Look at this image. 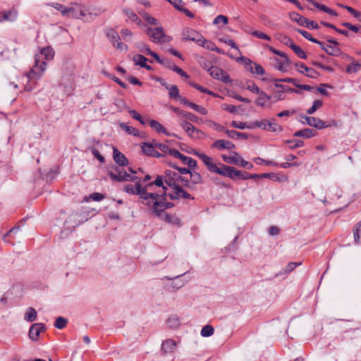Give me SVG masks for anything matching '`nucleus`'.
Here are the masks:
<instances>
[{"mask_svg":"<svg viewBox=\"0 0 361 361\" xmlns=\"http://www.w3.org/2000/svg\"><path fill=\"white\" fill-rule=\"evenodd\" d=\"M135 183V186L128 184L123 187V190L129 194L138 195L140 200V202L147 207L151 213H158L161 209L164 208L165 204L162 202L157 200L159 195L154 194L150 191H148L149 185H142L141 180L137 177V179L134 181Z\"/></svg>","mask_w":361,"mask_h":361,"instance_id":"obj_1","label":"nucleus"},{"mask_svg":"<svg viewBox=\"0 0 361 361\" xmlns=\"http://www.w3.org/2000/svg\"><path fill=\"white\" fill-rule=\"evenodd\" d=\"M114 159L118 166H113L109 170V175L111 180L117 182L135 181L137 176L128 173L123 166L128 164L126 156L117 149H114Z\"/></svg>","mask_w":361,"mask_h":361,"instance_id":"obj_2","label":"nucleus"},{"mask_svg":"<svg viewBox=\"0 0 361 361\" xmlns=\"http://www.w3.org/2000/svg\"><path fill=\"white\" fill-rule=\"evenodd\" d=\"M164 176H157L155 180L153 182H150L147 183L145 185H149L148 191L152 192L154 194H157L159 195V202H162L164 204H165L164 208L161 209V211L158 213H153V215L161 217L162 215V212L167 209L171 208L174 206L173 203L168 202L166 201V197H169L167 192L169 188H170L164 181Z\"/></svg>","mask_w":361,"mask_h":361,"instance_id":"obj_3","label":"nucleus"},{"mask_svg":"<svg viewBox=\"0 0 361 361\" xmlns=\"http://www.w3.org/2000/svg\"><path fill=\"white\" fill-rule=\"evenodd\" d=\"M180 174L169 170L165 171V183L171 188L169 192V197L171 200H193L194 197L185 191L180 185L176 183Z\"/></svg>","mask_w":361,"mask_h":361,"instance_id":"obj_4","label":"nucleus"},{"mask_svg":"<svg viewBox=\"0 0 361 361\" xmlns=\"http://www.w3.org/2000/svg\"><path fill=\"white\" fill-rule=\"evenodd\" d=\"M195 154L202 161L210 172L215 173L225 177H228L231 179L235 178V173L236 172V170L234 167L224 165L221 163L217 164L214 161L212 157L203 153L195 152Z\"/></svg>","mask_w":361,"mask_h":361,"instance_id":"obj_5","label":"nucleus"},{"mask_svg":"<svg viewBox=\"0 0 361 361\" xmlns=\"http://www.w3.org/2000/svg\"><path fill=\"white\" fill-rule=\"evenodd\" d=\"M47 63L40 61L39 56H35V65L31 70L23 77V81L25 82L24 90L31 91L33 90L37 81L42 77L46 70Z\"/></svg>","mask_w":361,"mask_h":361,"instance_id":"obj_6","label":"nucleus"},{"mask_svg":"<svg viewBox=\"0 0 361 361\" xmlns=\"http://www.w3.org/2000/svg\"><path fill=\"white\" fill-rule=\"evenodd\" d=\"M145 32L154 43L161 44L170 40L169 37L165 35L162 27H147Z\"/></svg>","mask_w":361,"mask_h":361,"instance_id":"obj_7","label":"nucleus"},{"mask_svg":"<svg viewBox=\"0 0 361 361\" xmlns=\"http://www.w3.org/2000/svg\"><path fill=\"white\" fill-rule=\"evenodd\" d=\"M107 37L111 42L112 45L118 50L128 51V47L126 44L120 42V36L118 32L113 29L108 30L106 33Z\"/></svg>","mask_w":361,"mask_h":361,"instance_id":"obj_8","label":"nucleus"},{"mask_svg":"<svg viewBox=\"0 0 361 361\" xmlns=\"http://www.w3.org/2000/svg\"><path fill=\"white\" fill-rule=\"evenodd\" d=\"M253 126H255V128H261L263 130H269L271 132H278L281 130V127L278 123L267 119L253 122Z\"/></svg>","mask_w":361,"mask_h":361,"instance_id":"obj_9","label":"nucleus"},{"mask_svg":"<svg viewBox=\"0 0 361 361\" xmlns=\"http://www.w3.org/2000/svg\"><path fill=\"white\" fill-rule=\"evenodd\" d=\"M305 119L306 123L310 126L314 127L317 129H324L330 126H337V123L335 121H332L331 123L326 124L324 121L321 120L319 118H315L313 116H305Z\"/></svg>","mask_w":361,"mask_h":361,"instance_id":"obj_10","label":"nucleus"},{"mask_svg":"<svg viewBox=\"0 0 361 361\" xmlns=\"http://www.w3.org/2000/svg\"><path fill=\"white\" fill-rule=\"evenodd\" d=\"M208 71L209 75L216 80H220L224 83H228L231 82L229 75L219 67L212 66L208 69Z\"/></svg>","mask_w":361,"mask_h":361,"instance_id":"obj_11","label":"nucleus"},{"mask_svg":"<svg viewBox=\"0 0 361 361\" xmlns=\"http://www.w3.org/2000/svg\"><path fill=\"white\" fill-rule=\"evenodd\" d=\"M85 16V7L81 4H72L67 8V14L66 17L73 18H81Z\"/></svg>","mask_w":361,"mask_h":361,"instance_id":"obj_12","label":"nucleus"},{"mask_svg":"<svg viewBox=\"0 0 361 361\" xmlns=\"http://www.w3.org/2000/svg\"><path fill=\"white\" fill-rule=\"evenodd\" d=\"M258 94L259 97L255 101V103L257 105L264 108H270L273 102L280 99V96L277 97L276 95H275V99L272 100V97L267 94L263 91H261Z\"/></svg>","mask_w":361,"mask_h":361,"instance_id":"obj_13","label":"nucleus"},{"mask_svg":"<svg viewBox=\"0 0 361 361\" xmlns=\"http://www.w3.org/2000/svg\"><path fill=\"white\" fill-rule=\"evenodd\" d=\"M183 39L185 41H193L197 44L202 41V35L193 29L185 27L182 31Z\"/></svg>","mask_w":361,"mask_h":361,"instance_id":"obj_14","label":"nucleus"},{"mask_svg":"<svg viewBox=\"0 0 361 361\" xmlns=\"http://www.w3.org/2000/svg\"><path fill=\"white\" fill-rule=\"evenodd\" d=\"M46 328L42 323H36L31 326L29 330V338L34 341H37L39 339V334L42 332H44Z\"/></svg>","mask_w":361,"mask_h":361,"instance_id":"obj_15","label":"nucleus"},{"mask_svg":"<svg viewBox=\"0 0 361 361\" xmlns=\"http://www.w3.org/2000/svg\"><path fill=\"white\" fill-rule=\"evenodd\" d=\"M245 60V66L247 69L252 73H256L257 75H262L264 74V69L263 67L256 63H253L250 59L243 58Z\"/></svg>","mask_w":361,"mask_h":361,"instance_id":"obj_16","label":"nucleus"},{"mask_svg":"<svg viewBox=\"0 0 361 361\" xmlns=\"http://www.w3.org/2000/svg\"><path fill=\"white\" fill-rule=\"evenodd\" d=\"M295 67L297 68V70L300 73L305 74L309 78H316L319 75L318 72H317L314 69L312 68H307L303 63H295Z\"/></svg>","mask_w":361,"mask_h":361,"instance_id":"obj_17","label":"nucleus"},{"mask_svg":"<svg viewBox=\"0 0 361 361\" xmlns=\"http://www.w3.org/2000/svg\"><path fill=\"white\" fill-rule=\"evenodd\" d=\"M18 16V12L15 8L8 11L0 12V22L3 21H14Z\"/></svg>","mask_w":361,"mask_h":361,"instance_id":"obj_18","label":"nucleus"},{"mask_svg":"<svg viewBox=\"0 0 361 361\" xmlns=\"http://www.w3.org/2000/svg\"><path fill=\"white\" fill-rule=\"evenodd\" d=\"M54 51L50 47H47L41 49L40 53L37 54L35 56H39L40 61H43L44 58L46 60H50L54 58Z\"/></svg>","mask_w":361,"mask_h":361,"instance_id":"obj_19","label":"nucleus"},{"mask_svg":"<svg viewBox=\"0 0 361 361\" xmlns=\"http://www.w3.org/2000/svg\"><path fill=\"white\" fill-rule=\"evenodd\" d=\"M212 147L213 148H217L219 149H231L235 147V145L228 140H218L212 144Z\"/></svg>","mask_w":361,"mask_h":361,"instance_id":"obj_20","label":"nucleus"},{"mask_svg":"<svg viewBox=\"0 0 361 361\" xmlns=\"http://www.w3.org/2000/svg\"><path fill=\"white\" fill-rule=\"evenodd\" d=\"M309 3L314 6L315 8H318L319 11H324L332 16H337V13L332 10L331 8L326 6L325 5L321 4L316 1L315 0H308Z\"/></svg>","mask_w":361,"mask_h":361,"instance_id":"obj_21","label":"nucleus"},{"mask_svg":"<svg viewBox=\"0 0 361 361\" xmlns=\"http://www.w3.org/2000/svg\"><path fill=\"white\" fill-rule=\"evenodd\" d=\"M240 154L236 152H233L231 156L222 154V159L227 164L238 165L240 159Z\"/></svg>","mask_w":361,"mask_h":361,"instance_id":"obj_22","label":"nucleus"},{"mask_svg":"<svg viewBox=\"0 0 361 361\" xmlns=\"http://www.w3.org/2000/svg\"><path fill=\"white\" fill-rule=\"evenodd\" d=\"M147 61V59L141 54H136L133 56V61L135 65L145 68L148 71H151L152 68L146 63Z\"/></svg>","mask_w":361,"mask_h":361,"instance_id":"obj_23","label":"nucleus"},{"mask_svg":"<svg viewBox=\"0 0 361 361\" xmlns=\"http://www.w3.org/2000/svg\"><path fill=\"white\" fill-rule=\"evenodd\" d=\"M176 347V343L171 339L164 341L161 345V349L164 353H171L173 352Z\"/></svg>","mask_w":361,"mask_h":361,"instance_id":"obj_24","label":"nucleus"},{"mask_svg":"<svg viewBox=\"0 0 361 361\" xmlns=\"http://www.w3.org/2000/svg\"><path fill=\"white\" fill-rule=\"evenodd\" d=\"M189 174L193 189L195 188V185L202 184L203 183V178L198 172L192 171V169Z\"/></svg>","mask_w":361,"mask_h":361,"instance_id":"obj_25","label":"nucleus"},{"mask_svg":"<svg viewBox=\"0 0 361 361\" xmlns=\"http://www.w3.org/2000/svg\"><path fill=\"white\" fill-rule=\"evenodd\" d=\"M317 135V131L313 129L306 128L295 133V136L310 138Z\"/></svg>","mask_w":361,"mask_h":361,"instance_id":"obj_26","label":"nucleus"},{"mask_svg":"<svg viewBox=\"0 0 361 361\" xmlns=\"http://www.w3.org/2000/svg\"><path fill=\"white\" fill-rule=\"evenodd\" d=\"M123 13L126 14V16L131 20L133 22L137 23V25H141V20L137 16V15L130 8H124Z\"/></svg>","mask_w":361,"mask_h":361,"instance_id":"obj_27","label":"nucleus"},{"mask_svg":"<svg viewBox=\"0 0 361 361\" xmlns=\"http://www.w3.org/2000/svg\"><path fill=\"white\" fill-rule=\"evenodd\" d=\"M226 134L230 138L233 139H247L248 135L246 133H239L235 130H225Z\"/></svg>","mask_w":361,"mask_h":361,"instance_id":"obj_28","label":"nucleus"},{"mask_svg":"<svg viewBox=\"0 0 361 361\" xmlns=\"http://www.w3.org/2000/svg\"><path fill=\"white\" fill-rule=\"evenodd\" d=\"M324 51L327 54L334 56H338L341 54V51L338 45H326V47L324 48Z\"/></svg>","mask_w":361,"mask_h":361,"instance_id":"obj_29","label":"nucleus"},{"mask_svg":"<svg viewBox=\"0 0 361 361\" xmlns=\"http://www.w3.org/2000/svg\"><path fill=\"white\" fill-rule=\"evenodd\" d=\"M149 124L150 127L154 129L157 133H163L164 134H167V132L165 128L158 121L155 120L149 121Z\"/></svg>","mask_w":361,"mask_h":361,"instance_id":"obj_30","label":"nucleus"},{"mask_svg":"<svg viewBox=\"0 0 361 361\" xmlns=\"http://www.w3.org/2000/svg\"><path fill=\"white\" fill-rule=\"evenodd\" d=\"M186 133L192 138H200L202 135V132L197 128H196L192 124L190 126V128L185 130Z\"/></svg>","mask_w":361,"mask_h":361,"instance_id":"obj_31","label":"nucleus"},{"mask_svg":"<svg viewBox=\"0 0 361 361\" xmlns=\"http://www.w3.org/2000/svg\"><path fill=\"white\" fill-rule=\"evenodd\" d=\"M180 159L191 169H195L197 166V161L190 157L182 154Z\"/></svg>","mask_w":361,"mask_h":361,"instance_id":"obj_32","label":"nucleus"},{"mask_svg":"<svg viewBox=\"0 0 361 361\" xmlns=\"http://www.w3.org/2000/svg\"><path fill=\"white\" fill-rule=\"evenodd\" d=\"M165 211L162 212V215L160 219L164 220L167 223L173 224H179V219L175 216L170 215L167 213H164Z\"/></svg>","mask_w":361,"mask_h":361,"instance_id":"obj_33","label":"nucleus"},{"mask_svg":"<svg viewBox=\"0 0 361 361\" xmlns=\"http://www.w3.org/2000/svg\"><path fill=\"white\" fill-rule=\"evenodd\" d=\"M350 61L351 63L346 67V72L348 73H354L359 71L361 68V63L357 61H355L354 59Z\"/></svg>","mask_w":361,"mask_h":361,"instance_id":"obj_34","label":"nucleus"},{"mask_svg":"<svg viewBox=\"0 0 361 361\" xmlns=\"http://www.w3.org/2000/svg\"><path fill=\"white\" fill-rule=\"evenodd\" d=\"M120 128L121 129L124 130L129 135H133L136 137L140 136V132L138 131V130H137L136 128H135L132 126H128L125 123H121Z\"/></svg>","mask_w":361,"mask_h":361,"instance_id":"obj_35","label":"nucleus"},{"mask_svg":"<svg viewBox=\"0 0 361 361\" xmlns=\"http://www.w3.org/2000/svg\"><path fill=\"white\" fill-rule=\"evenodd\" d=\"M166 89L169 90V94L171 98L178 99L180 97L179 94V90L176 85H167Z\"/></svg>","mask_w":361,"mask_h":361,"instance_id":"obj_36","label":"nucleus"},{"mask_svg":"<svg viewBox=\"0 0 361 361\" xmlns=\"http://www.w3.org/2000/svg\"><path fill=\"white\" fill-rule=\"evenodd\" d=\"M231 126L233 128L241 129V130H243L245 128H248V129L255 128V126H253V122L250 123L249 124H246L245 123H243V122L233 121L231 123Z\"/></svg>","mask_w":361,"mask_h":361,"instance_id":"obj_37","label":"nucleus"},{"mask_svg":"<svg viewBox=\"0 0 361 361\" xmlns=\"http://www.w3.org/2000/svg\"><path fill=\"white\" fill-rule=\"evenodd\" d=\"M37 312L33 307H29L25 314V319L32 322L37 318Z\"/></svg>","mask_w":361,"mask_h":361,"instance_id":"obj_38","label":"nucleus"},{"mask_svg":"<svg viewBox=\"0 0 361 361\" xmlns=\"http://www.w3.org/2000/svg\"><path fill=\"white\" fill-rule=\"evenodd\" d=\"M277 39L282 43L288 45L290 49H293V42L286 35L281 33L278 34Z\"/></svg>","mask_w":361,"mask_h":361,"instance_id":"obj_39","label":"nucleus"},{"mask_svg":"<svg viewBox=\"0 0 361 361\" xmlns=\"http://www.w3.org/2000/svg\"><path fill=\"white\" fill-rule=\"evenodd\" d=\"M142 149L145 154L151 156L154 153V146L152 143L145 142L142 145Z\"/></svg>","mask_w":361,"mask_h":361,"instance_id":"obj_40","label":"nucleus"},{"mask_svg":"<svg viewBox=\"0 0 361 361\" xmlns=\"http://www.w3.org/2000/svg\"><path fill=\"white\" fill-rule=\"evenodd\" d=\"M192 87H195V89L198 90L200 92H203V93H205V94H209V95H212L214 97H216V94L212 92L211 90L207 89L206 87H204L197 83H194V82H190L189 83Z\"/></svg>","mask_w":361,"mask_h":361,"instance_id":"obj_41","label":"nucleus"},{"mask_svg":"<svg viewBox=\"0 0 361 361\" xmlns=\"http://www.w3.org/2000/svg\"><path fill=\"white\" fill-rule=\"evenodd\" d=\"M214 329L211 325L204 326L201 330L202 337H209L214 334Z\"/></svg>","mask_w":361,"mask_h":361,"instance_id":"obj_42","label":"nucleus"},{"mask_svg":"<svg viewBox=\"0 0 361 361\" xmlns=\"http://www.w3.org/2000/svg\"><path fill=\"white\" fill-rule=\"evenodd\" d=\"M244 87L255 94H258L261 92L259 88L253 82H246Z\"/></svg>","mask_w":361,"mask_h":361,"instance_id":"obj_43","label":"nucleus"},{"mask_svg":"<svg viewBox=\"0 0 361 361\" xmlns=\"http://www.w3.org/2000/svg\"><path fill=\"white\" fill-rule=\"evenodd\" d=\"M197 44L210 51H212L215 46V44L214 42L207 39H204L203 37L202 38V41H200V42L198 43Z\"/></svg>","mask_w":361,"mask_h":361,"instance_id":"obj_44","label":"nucleus"},{"mask_svg":"<svg viewBox=\"0 0 361 361\" xmlns=\"http://www.w3.org/2000/svg\"><path fill=\"white\" fill-rule=\"evenodd\" d=\"M68 320L62 317H59L56 318V322L54 323V326L59 329H63L67 324Z\"/></svg>","mask_w":361,"mask_h":361,"instance_id":"obj_45","label":"nucleus"},{"mask_svg":"<svg viewBox=\"0 0 361 361\" xmlns=\"http://www.w3.org/2000/svg\"><path fill=\"white\" fill-rule=\"evenodd\" d=\"M140 15L142 16L143 19L147 22L149 25H157V20L155 19L153 16H150L149 13H147L145 12L140 13Z\"/></svg>","mask_w":361,"mask_h":361,"instance_id":"obj_46","label":"nucleus"},{"mask_svg":"<svg viewBox=\"0 0 361 361\" xmlns=\"http://www.w3.org/2000/svg\"><path fill=\"white\" fill-rule=\"evenodd\" d=\"M295 21H297V23L300 25L310 28V25H307L309 20L299 14H295Z\"/></svg>","mask_w":361,"mask_h":361,"instance_id":"obj_47","label":"nucleus"},{"mask_svg":"<svg viewBox=\"0 0 361 361\" xmlns=\"http://www.w3.org/2000/svg\"><path fill=\"white\" fill-rule=\"evenodd\" d=\"M361 231V221L358 222L353 230L354 240L356 243L360 242V234L359 232Z\"/></svg>","mask_w":361,"mask_h":361,"instance_id":"obj_48","label":"nucleus"},{"mask_svg":"<svg viewBox=\"0 0 361 361\" xmlns=\"http://www.w3.org/2000/svg\"><path fill=\"white\" fill-rule=\"evenodd\" d=\"M169 2L179 11L184 8L185 3L182 0H169Z\"/></svg>","mask_w":361,"mask_h":361,"instance_id":"obj_49","label":"nucleus"},{"mask_svg":"<svg viewBox=\"0 0 361 361\" xmlns=\"http://www.w3.org/2000/svg\"><path fill=\"white\" fill-rule=\"evenodd\" d=\"M322 106V102L320 100H315L312 106L307 111L308 114H312L315 111Z\"/></svg>","mask_w":361,"mask_h":361,"instance_id":"obj_50","label":"nucleus"},{"mask_svg":"<svg viewBox=\"0 0 361 361\" xmlns=\"http://www.w3.org/2000/svg\"><path fill=\"white\" fill-rule=\"evenodd\" d=\"M297 32H298L300 34H301L305 38L310 40L312 42H317V39L312 37V36L307 32V31L302 30V29H297Z\"/></svg>","mask_w":361,"mask_h":361,"instance_id":"obj_51","label":"nucleus"},{"mask_svg":"<svg viewBox=\"0 0 361 361\" xmlns=\"http://www.w3.org/2000/svg\"><path fill=\"white\" fill-rule=\"evenodd\" d=\"M184 118L195 123H199L202 120L201 118L188 111H186L185 114H184Z\"/></svg>","mask_w":361,"mask_h":361,"instance_id":"obj_52","label":"nucleus"},{"mask_svg":"<svg viewBox=\"0 0 361 361\" xmlns=\"http://www.w3.org/2000/svg\"><path fill=\"white\" fill-rule=\"evenodd\" d=\"M178 180H179L182 183V185L186 187L187 188L193 189L190 179L188 180L186 177H183L180 175Z\"/></svg>","mask_w":361,"mask_h":361,"instance_id":"obj_53","label":"nucleus"},{"mask_svg":"<svg viewBox=\"0 0 361 361\" xmlns=\"http://www.w3.org/2000/svg\"><path fill=\"white\" fill-rule=\"evenodd\" d=\"M345 9L361 22V12L356 11L350 6H345Z\"/></svg>","mask_w":361,"mask_h":361,"instance_id":"obj_54","label":"nucleus"},{"mask_svg":"<svg viewBox=\"0 0 361 361\" xmlns=\"http://www.w3.org/2000/svg\"><path fill=\"white\" fill-rule=\"evenodd\" d=\"M121 35L124 40L128 42L133 36V33L128 29L123 28L121 31Z\"/></svg>","mask_w":361,"mask_h":361,"instance_id":"obj_55","label":"nucleus"},{"mask_svg":"<svg viewBox=\"0 0 361 361\" xmlns=\"http://www.w3.org/2000/svg\"><path fill=\"white\" fill-rule=\"evenodd\" d=\"M157 149H159L164 156L167 155L170 150V148L167 145L162 143L157 145Z\"/></svg>","mask_w":361,"mask_h":361,"instance_id":"obj_56","label":"nucleus"},{"mask_svg":"<svg viewBox=\"0 0 361 361\" xmlns=\"http://www.w3.org/2000/svg\"><path fill=\"white\" fill-rule=\"evenodd\" d=\"M160 64L163 65L166 68L174 71V68H176L177 66L173 64L172 61L169 59H162Z\"/></svg>","mask_w":361,"mask_h":361,"instance_id":"obj_57","label":"nucleus"},{"mask_svg":"<svg viewBox=\"0 0 361 361\" xmlns=\"http://www.w3.org/2000/svg\"><path fill=\"white\" fill-rule=\"evenodd\" d=\"M167 323L169 326L172 328L176 327L179 325L178 319L175 316L169 317L167 320Z\"/></svg>","mask_w":361,"mask_h":361,"instance_id":"obj_58","label":"nucleus"},{"mask_svg":"<svg viewBox=\"0 0 361 361\" xmlns=\"http://www.w3.org/2000/svg\"><path fill=\"white\" fill-rule=\"evenodd\" d=\"M220 22L223 23L224 25L227 24L228 23V18L223 15H219L218 16H216L214 18L213 23L214 25H216V24L219 23Z\"/></svg>","mask_w":361,"mask_h":361,"instance_id":"obj_59","label":"nucleus"},{"mask_svg":"<svg viewBox=\"0 0 361 361\" xmlns=\"http://www.w3.org/2000/svg\"><path fill=\"white\" fill-rule=\"evenodd\" d=\"M252 35L255 37L259 38V39H266V40L271 39V37L269 35H267L265 33H263L262 32L257 31V30L253 31L252 32Z\"/></svg>","mask_w":361,"mask_h":361,"instance_id":"obj_60","label":"nucleus"},{"mask_svg":"<svg viewBox=\"0 0 361 361\" xmlns=\"http://www.w3.org/2000/svg\"><path fill=\"white\" fill-rule=\"evenodd\" d=\"M235 176L236 178L241 179V180H246L248 179V173L246 171H242L236 170V172L235 173Z\"/></svg>","mask_w":361,"mask_h":361,"instance_id":"obj_61","label":"nucleus"},{"mask_svg":"<svg viewBox=\"0 0 361 361\" xmlns=\"http://www.w3.org/2000/svg\"><path fill=\"white\" fill-rule=\"evenodd\" d=\"M295 54H297L301 59H306L307 54L299 46L295 44Z\"/></svg>","mask_w":361,"mask_h":361,"instance_id":"obj_62","label":"nucleus"},{"mask_svg":"<svg viewBox=\"0 0 361 361\" xmlns=\"http://www.w3.org/2000/svg\"><path fill=\"white\" fill-rule=\"evenodd\" d=\"M53 6L56 10L59 11L63 16H66V14H67V8L68 7H66V6L62 5V4H54L53 5Z\"/></svg>","mask_w":361,"mask_h":361,"instance_id":"obj_63","label":"nucleus"},{"mask_svg":"<svg viewBox=\"0 0 361 361\" xmlns=\"http://www.w3.org/2000/svg\"><path fill=\"white\" fill-rule=\"evenodd\" d=\"M90 198L94 201H101L104 198V195L99 192H93L90 195Z\"/></svg>","mask_w":361,"mask_h":361,"instance_id":"obj_64","label":"nucleus"}]
</instances>
